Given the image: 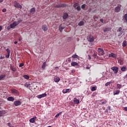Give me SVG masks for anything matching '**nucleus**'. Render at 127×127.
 <instances>
[{
    "label": "nucleus",
    "mask_w": 127,
    "mask_h": 127,
    "mask_svg": "<svg viewBox=\"0 0 127 127\" xmlns=\"http://www.w3.org/2000/svg\"><path fill=\"white\" fill-rule=\"evenodd\" d=\"M94 20H95V21H97V19H98V16H94L93 17Z\"/></svg>",
    "instance_id": "nucleus-46"
},
{
    "label": "nucleus",
    "mask_w": 127,
    "mask_h": 127,
    "mask_svg": "<svg viewBox=\"0 0 127 127\" xmlns=\"http://www.w3.org/2000/svg\"><path fill=\"white\" fill-rule=\"evenodd\" d=\"M21 104H22L21 101L19 100H16L14 102V105L16 107H17L18 106H20Z\"/></svg>",
    "instance_id": "nucleus-7"
},
{
    "label": "nucleus",
    "mask_w": 127,
    "mask_h": 127,
    "mask_svg": "<svg viewBox=\"0 0 127 127\" xmlns=\"http://www.w3.org/2000/svg\"><path fill=\"white\" fill-rule=\"evenodd\" d=\"M81 8H82V9L86 8V5L85 4H82L81 5Z\"/></svg>",
    "instance_id": "nucleus-45"
},
{
    "label": "nucleus",
    "mask_w": 127,
    "mask_h": 127,
    "mask_svg": "<svg viewBox=\"0 0 127 127\" xmlns=\"http://www.w3.org/2000/svg\"><path fill=\"white\" fill-rule=\"evenodd\" d=\"M109 57H113V58H117V55L112 53L109 55Z\"/></svg>",
    "instance_id": "nucleus-22"
},
{
    "label": "nucleus",
    "mask_w": 127,
    "mask_h": 127,
    "mask_svg": "<svg viewBox=\"0 0 127 127\" xmlns=\"http://www.w3.org/2000/svg\"><path fill=\"white\" fill-rule=\"evenodd\" d=\"M71 65L72 66V67H78L79 66V64L75 62H72L71 63Z\"/></svg>",
    "instance_id": "nucleus-9"
},
{
    "label": "nucleus",
    "mask_w": 127,
    "mask_h": 127,
    "mask_svg": "<svg viewBox=\"0 0 127 127\" xmlns=\"http://www.w3.org/2000/svg\"><path fill=\"white\" fill-rule=\"evenodd\" d=\"M42 28L43 30L45 32L47 31V30H48V28L47 27V25H43L42 26Z\"/></svg>",
    "instance_id": "nucleus-15"
},
{
    "label": "nucleus",
    "mask_w": 127,
    "mask_h": 127,
    "mask_svg": "<svg viewBox=\"0 0 127 127\" xmlns=\"http://www.w3.org/2000/svg\"><path fill=\"white\" fill-rule=\"evenodd\" d=\"M23 77L24 79H26L27 80H28V79H29V75H23Z\"/></svg>",
    "instance_id": "nucleus-36"
},
{
    "label": "nucleus",
    "mask_w": 127,
    "mask_h": 127,
    "mask_svg": "<svg viewBox=\"0 0 127 127\" xmlns=\"http://www.w3.org/2000/svg\"><path fill=\"white\" fill-rule=\"evenodd\" d=\"M86 69H87V70H89V69H91V66H86Z\"/></svg>",
    "instance_id": "nucleus-50"
},
{
    "label": "nucleus",
    "mask_w": 127,
    "mask_h": 127,
    "mask_svg": "<svg viewBox=\"0 0 127 127\" xmlns=\"http://www.w3.org/2000/svg\"><path fill=\"white\" fill-rule=\"evenodd\" d=\"M14 44H17V41H15V42H14Z\"/></svg>",
    "instance_id": "nucleus-58"
},
{
    "label": "nucleus",
    "mask_w": 127,
    "mask_h": 127,
    "mask_svg": "<svg viewBox=\"0 0 127 127\" xmlns=\"http://www.w3.org/2000/svg\"><path fill=\"white\" fill-rule=\"evenodd\" d=\"M115 12H120L121 11V7L120 6H118L115 8Z\"/></svg>",
    "instance_id": "nucleus-14"
},
{
    "label": "nucleus",
    "mask_w": 127,
    "mask_h": 127,
    "mask_svg": "<svg viewBox=\"0 0 127 127\" xmlns=\"http://www.w3.org/2000/svg\"><path fill=\"white\" fill-rule=\"evenodd\" d=\"M124 111H126V112H127V107H125L124 108Z\"/></svg>",
    "instance_id": "nucleus-54"
},
{
    "label": "nucleus",
    "mask_w": 127,
    "mask_h": 127,
    "mask_svg": "<svg viewBox=\"0 0 127 127\" xmlns=\"http://www.w3.org/2000/svg\"><path fill=\"white\" fill-rule=\"evenodd\" d=\"M88 57L89 60H91V59H92V58L91 57V56L90 55H88Z\"/></svg>",
    "instance_id": "nucleus-49"
},
{
    "label": "nucleus",
    "mask_w": 127,
    "mask_h": 127,
    "mask_svg": "<svg viewBox=\"0 0 127 127\" xmlns=\"http://www.w3.org/2000/svg\"><path fill=\"white\" fill-rule=\"evenodd\" d=\"M97 90V87L93 86L91 88V92H94V91H96Z\"/></svg>",
    "instance_id": "nucleus-32"
},
{
    "label": "nucleus",
    "mask_w": 127,
    "mask_h": 127,
    "mask_svg": "<svg viewBox=\"0 0 127 127\" xmlns=\"http://www.w3.org/2000/svg\"><path fill=\"white\" fill-rule=\"evenodd\" d=\"M2 30V27H1V26H0V31H1Z\"/></svg>",
    "instance_id": "nucleus-57"
},
{
    "label": "nucleus",
    "mask_w": 127,
    "mask_h": 127,
    "mask_svg": "<svg viewBox=\"0 0 127 127\" xmlns=\"http://www.w3.org/2000/svg\"><path fill=\"white\" fill-rule=\"evenodd\" d=\"M7 126L8 127H14L12 125H11V124H10V123H7Z\"/></svg>",
    "instance_id": "nucleus-48"
},
{
    "label": "nucleus",
    "mask_w": 127,
    "mask_h": 127,
    "mask_svg": "<svg viewBox=\"0 0 127 127\" xmlns=\"http://www.w3.org/2000/svg\"><path fill=\"white\" fill-rule=\"evenodd\" d=\"M4 77H5V75H0V80H2V79H3V78H4Z\"/></svg>",
    "instance_id": "nucleus-39"
},
{
    "label": "nucleus",
    "mask_w": 127,
    "mask_h": 127,
    "mask_svg": "<svg viewBox=\"0 0 127 127\" xmlns=\"http://www.w3.org/2000/svg\"><path fill=\"white\" fill-rule=\"evenodd\" d=\"M11 92L12 93V94L16 95V96H18V95H19V92H18V91L14 89H11Z\"/></svg>",
    "instance_id": "nucleus-6"
},
{
    "label": "nucleus",
    "mask_w": 127,
    "mask_h": 127,
    "mask_svg": "<svg viewBox=\"0 0 127 127\" xmlns=\"http://www.w3.org/2000/svg\"><path fill=\"white\" fill-rule=\"evenodd\" d=\"M64 27H63L62 25H61L59 26V29L61 32H62V30H63V29H64Z\"/></svg>",
    "instance_id": "nucleus-28"
},
{
    "label": "nucleus",
    "mask_w": 127,
    "mask_h": 127,
    "mask_svg": "<svg viewBox=\"0 0 127 127\" xmlns=\"http://www.w3.org/2000/svg\"><path fill=\"white\" fill-rule=\"evenodd\" d=\"M6 51L7 53V55L5 56L6 58H9V56L10 55V50L9 49H6Z\"/></svg>",
    "instance_id": "nucleus-11"
},
{
    "label": "nucleus",
    "mask_w": 127,
    "mask_h": 127,
    "mask_svg": "<svg viewBox=\"0 0 127 127\" xmlns=\"http://www.w3.org/2000/svg\"><path fill=\"white\" fill-rule=\"evenodd\" d=\"M23 66H24V64L23 63H21L19 65V67L20 68L21 67H23Z\"/></svg>",
    "instance_id": "nucleus-47"
},
{
    "label": "nucleus",
    "mask_w": 127,
    "mask_h": 127,
    "mask_svg": "<svg viewBox=\"0 0 127 127\" xmlns=\"http://www.w3.org/2000/svg\"><path fill=\"white\" fill-rule=\"evenodd\" d=\"M10 68L12 70V71H13V72H15V71H16V68L15 67L11 66Z\"/></svg>",
    "instance_id": "nucleus-37"
},
{
    "label": "nucleus",
    "mask_w": 127,
    "mask_h": 127,
    "mask_svg": "<svg viewBox=\"0 0 127 127\" xmlns=\"http://www.w3.org/2000/svg\"><path fill=\"white\" fill-rule=\"evenodd\" d=\"M30 12L32 13V14H34V12H35V7H33L30 9Z\"/></svg>",
    "instance_id": "nucleus-25"
},
{
    "label": "nucleus",
    "mask_w": 127,
    "mask_h": 127,
    "mask_svg": "<svg viewBox=\"0 0 127 127\" xmlns=\"http://www.w3.org/2000/svg\"><path fill=\"white\" fill-rule=\"evenodd\" d=\"M126 77H127V74H126Z\"/></svg>",
    "instance_id": "nucleus-61"
},
{
    "label": "nucleus",
    "mask_w": 127,
    "mask_h": 127,
    "mask_svg": "<svg viewBox=\"0 0 127 127\" xmlns=\"http://www.w3.org/2000/svg\"><path fill=\"white\" fill-rule=\"evenodd\" d=\"M92 53V57H93V58H95V59H98V55L97 52L95 50H93L91 51Z\"/></svg>",
    "instance_id": "nucleus-2"
},
{
    "label": "nucleus",
    "mask_w": 127,
    "mask_h": 127,
    "mask_svg": "<svg viewBox=\"0 0 127 127\" xmlns=\"http://www.w3.org/2000/svg\"><path fill=\"white\" fill-rule=\"evenodd\" d=\"M99 105H106L107 104V101L104 100L103 101V100H101L99 103Z\"/></svg>",
    "instance_id": "nucleus-19"
},
{
    "label": "nucleus",
    "mask_w": 127,
    "mask_h": 127,
    "mask_svg": "<svg viewBox=\"0 0 127 127\" xmlns=\"http://www.w3.org/2000/svg\"><path fill=\"white\" fill-rule=\"evenodd\" d=\"M95 38H94V37H93L92 36H89V39H88V41H89L90 42H93Z\"/></svg>",
    "instance_id": "nucleus-16"
},
{
    "label": "nucleus",
    "mask_w": 127,
    "mask_h": 127,
    "mask_svg": "<svg viewBox=\"0 0 127 127\" xmlns=\"http://www.w3.org/2000/svg\"><path fill=\"white\" fill-rule=\"evenodd\" d=\"M122 30H123V28H122V27H120L119 29L117 30V32H120L119 35L118 36H121V35H122V34H123V31H122Z\"/></svg>",
    "instance_id": "nucleus-13"
},
{
    "label": "nucleus",
    "mask_w": 127,
    "mask_h": 127,
    "mask_svg": "<svg viewBox=\"0 0 127 127\" xmlns=\"http://www.w3.org/2000/svg\"><path fill=\"white\" fill-rule=\"evenodd\" d=\"M75 8L78 10V11H80V10H81V7L80 6H77Z\"/></svg>",
    "instance_id": "nucleus-41"
},
{
    "label": "nucleus",
    "mask_w": 127,
    "mask_h": 127,
    "mask_svg": "<svg viewBox=\"0 0 127 127\" xmlns=\"http://www.w3.org/2000/svg\"><path fill=\"white\" fill-rule=\"evenodd\" d=\"M100 21H101V22H102V23H104V19H100Z\"/></svg>",
    "instance_id": "nucleus-52"
},
{
    "label": "nucleus",
    "mask_w": 127,
    "mask_h": 127,
    "mask_svg": "<svg viewBox=\"0 0 127 127\" xmlns=\"http://www.w3.org/2000/svg\"><path fill=\"white\" fill-rule=\"evenodd\" d=\"M22 40V38H21V37H20L18 39L19 41H21Z\"/></svg>",
    "instance_id": "nucleus-56"
},
{
    "label": "nucleus",
    "mask_w": 127,
    "mask_h": 127,
    "mask_svg": "<svg viewBox=\"0 0 127 127\" xmlns=\"http://www.w3.org/2000/svg\"><path fill=\"white\" fill-rule=\"evenodd\" d=\"M72 58H74V59H76V58H79V56L77 55H73L72 56Z\"/></svg>",
    "instance_id": "nucleus-34"
},
{
    "label": "nucleus",
    "mask_w": 127,
    "mask_h": 127,
    "mask_svg": "<svg viewBox=\"0 0 127 127\" xmlns=\"http://www.w3.org/2000/svg\"><path fill=\"white\" fill-rule=\"evenodd\" d=\"M56 69H59V68L58 67H56Z\"/></svg>",
    "instance_id": "nucleus-60"
},
{
    "label": "nucleus",
    "mask_w": 127,
    "mask_h": 127,
    "mask_svg": "<svg viewBox=\"0 0 127 127\" xmlns=\"http://www.w3.org/2000/svg\"><path fill=\"white\" fill-rule=\"evenodd\" d=\"M120 90H116L113 92V94H114V96L116 95H119L120 94Z\"/></svg>",
    "instance_id": "nucleus-29"
},
{
    "label": "nucleus",
    "mask_w": 127,
    "mask_h": 127,
    "mask_svg": "<svg viewBox=\"0 0 127 127\" xmlns=\"http://www.w3.org/2000/svg\"><path fill=\"white\" fill-rule=\"evenodd\" d=\"M66 6L67 4L64 3H60L55 5V7L56 8L66 7Z\"/></svg>",
    "instance_id": "nucleus-1"
},
{
    "label": "nucleus",
    "mask_w": 127,
    "mask_h": 127,
    "mask_svg": "<svg viewBox=\"0 0 127 127\" xmlns=\"http://www.w3.org/2000/svg\"><path fill=\"white\" fill-rule=\"evenodd\" d=\"M117 87L118 89H121V88H122V85L120 84H117Z\"/></svg>",
    "instance_id": "nucleus-44"
},
{
    "label": "nucleus",
    "mask_w": 127,
    "mask_h": 127,
    "mask_svg": "<svg viewBox=\"0 0 127 127\" xmlns=\"http://www.w3.org/2000/svg\"><path fill=\"white\" fill-rule=\"evenodd\" d=\"M111 69L113 71L114 74H117L119 72V67L117 66H113L111 67Z\"/></svg>",
    "instance_id": "nucleus-5"
},
{
    "label": "nucleus",
    "mask_w": 127,
    "mask_h": 127,
    "mask_svg": "<svg viewBox=\"0 0 127 127\" xmlns=\"http://www.w3.org/2000/svg\"><path fill=\"white\" fill-rule=\"evenodd\" d=\"M21 21H22V20H18L17 21L14 22L13 23L16 26V25H18L21 22Z\"/></svg>",
    "instance_id": "nucleus-21"
},
{
    "label": "nucleus",
    "mask_w": 127,
    "mask_h": 127,
    "mask_svg": "<svg viewBox=\"0 0 127 127\" xmlns=\"http://www.w3.org/2000/svg\"><path fill=\"white\" fill-rule=\"evenodd\" d=\"M110 30H111V28L108 27V28H106L105 29H104L103 30V31H104V32H107L108 31H110Z\"/></svg>",
    "instance_id": "nucleus-30"
},
{
    "label": "nucleus",
    "mask_w": 127,
    "mask_h": 127,
    "mask_svg": "<svg viewBox=\"0 0 127 127\" xmlns=\"http://www.w3.org/2000/svg\"><path fill=\"white\" fill-rule=\"evenodd\" d=\"M7 100L9 102H13V101H14V98L13 97H9L7 98Z\"/></svg>",
    "instance_id": "nucleus-20"
},
{
    "label": "nucleus",
    "mask_w": 127,
    "mask_h": 127,
    "mask_svg": "<svg viewBox=\"0 0 127 127\" xmlns=\"http://www.w3.org/2000/svg\"><path fill=\"white\" fill-rule=\"evenodd\" d=\"M69 15H68V14L65 12L64 13V14H63V18L64 19H66V18H67V17H68Z\"/></svg>",
    "instance_id": "nucleus-24"
},
{
    "label": "nucleus",
    "mask_w": 127,
    "mask_h": 127,
    "mask_svg": "<svg viewBox=\"0 0 127 127\" xmlns=\"http://www.w3.org/2000/svg\"><path fill=\"white\" fill-rule=\"evenodd\" d=\"M47 94L46 93H44L43 94H40L37 96V98L38 99H41L42 98H44V97H46Z\"/></svg>",
    "instance_id": "nucleus-10"
},
{
    "label": "nucleus",
    "mask_w": 127,
    "mask_h": 127,
    "mask_svg": "<svg viewBox=\"0 0 127 127\" xmlns=\"http://www.w3.org/2000/svg\"><path fill=\"white\" fill-rule=\"evenodd\" d=\"M4 57L1 56V57H0V60L4 59Z\"/></svg>",
    "instance_id": "nucleus-53"
},
{
    "label": "nucleus",
    "mask_w": 127,
    "mask_h": 127,
    "mask_svg": "<svg viewBox=\"0 0 127 127\" xmlns=\"http://www.w3.org/2000/svg\"><path fill=\"white\" fill-rule=\"evenodd\" d=\"M73 102L75 103V104H79V103H80V100L78 99H75L73 101Z\"/></svg>",
    "instance_id": "nucleus-35"
},
{
    "label": "nucleus",
    "mask_w": 127,
    "mask_h": 127,
    "mask_svg": "<svg viewBox=\"0 0 127 127\" xmlns=\"http://www.w3.org/2000/svg\"><path fill=\"white\" fill-rule=\"evenodd\" d=\"M15 26H16L15 25V24H14V23H13L7 27V29L9 30L11 28H14V27H15Z\"/></svg>",
    "instance_id": "nucleus-12"
},
{
    "label": "nucleus",
    "mask_w": 127,
    "mask_h": 127,
    "mask_svg": "<svg viewBox=\"0 0 127 127\" xmlns=\"http://www.w3.org/2000/svg\"><path fill=\"white\" fill-rule=\"evenodd\" d=\"M45 67H46V62L43 63L42 65V69H43V70H44V69H45Z\"/></svg>",
    "instance_id": "nucleus-27"
},
{
    "label": "nucleus",
    "mask_w": 127,
    "mask_h": 127,
    "mask_svg": "<svg viewBox=\"0 0 127 127\" xmlns=\"http://www.w3.org/2000/svg\"><path fill=\"white\" fill-rule=\"evenodd\" d=\"M5 11H6V9H3L2 10V12H5Z\"/></svg>",
    "instance_id": "nucleus-55"
},
{
    "label": "nucleus",
    "mask_w": 127,
    "mask_h": 127,
    "mask_svg": "<svg viewBox=\"0 0 127 127\" xmlns=\"http://www.w3.org/2000/svg\"><path fill=\"white\" fill-rule=\"evenodd\" d=\"M98 55H99V56H102V55L105 54V52H104V50H103V49H101L99 48H98Z\"/></svg>",
    "instance_id": "nucleus-4"
},
{
    "label": "nucleus",
    "mask_w": 127,
    "mask_h": 127,
    "mask_svg": "<svg viewBox=\"0 0 127 127\" xmlns=\"http://www.w3.org/2000/svg\"><path fill=\"white\" fill-rule=\"evenodd\" d=\"M123 47H126V46H127V42L126 41L123 42Z\"/></svg>",
    "instance_id": "nucleus-42"
},
{
    "label": "nucleus",
    "mask_w": 127,
    "mask_h": 127,
    "mask_svg": "<svg viewBox=\"0 0 127 127\" xmlns=\"http://www.w3.org/2000/svg\"><path fill=\"white\" fill-rule=\"evenodd\" d=\"M78 5H79V3H75L73 4V7H74V8H76L77 6H78Z\"/></svg>",
    "instance_id": "nucleus-43"
},
{
    "label": "nucleus",
    "mask_w": 127,
    "mask_h": 127,
    "mask_svg": "<svg viewBox=\"0 0 127 127\" xmlns=\"http://www.w3.org/2000/svg\"><path fill=\"white\" fill-rule=\"evenodd\" d=\"M111 84H112L111 81L108 82L105 84V86L106 87H108V86H109V85H111Z\"/></svg>",
    "instance_id": "nucleus-38"
},
{
    "label": "nucleus",
    "mask_w": 127,
    "mask_h": 127,
    "mask_svg": "<svg viewBox=\"0 0 127 127\" xmlns=\"http://www.w3.org/2000/svg\"><path fill=\"white\" fill-rule=\"evenodd\" d=\"M54 80L56 83H58L60 81V78H59V77L55 76Z\"/></svg>",
    "instance_id": "nucleus-18"
},
{
    "label": "nucleus",
    "mask_w": 127,
    "mask_h": 127,
    "mask_svg": "<svg viewBox=\"0 0 127 127\" xmlns=\"http://www.w3.org/2000/svg\"><path fill=\"white\" fill-rule=\"evenodd\" d=\"M62 114V112H60L59 113H58L56 116L55 118H58L59 117H60V115Z\"/></svg>",
    "instance_id": "nucleus-40"
},
{
    "label": "nucleus",
    "mask_w": 127,
    "mask_h": 127,
    "mask_svg": "<svg viewBox=\"0 0 127 127\" xmlns=\"http://www.w3.org/2000/svg\"><path fill=\"white\" fill-rule=\"evenodd\" d=\"M14 6H15V7H17V8H20V9L22 8V6L19 4V3L16 1H14Z\"/></svg>",
    "instance_id": "nucleus-3"
},
{
    "label": "nucleus",
    "mask_w": 127,
    "mask_h": 127,
    "mask_svg": "<svg viewBox=\"0 0 127 127\" xmlns=\"http://www.w3.org/2000/svg\"><path fill=\"white\" fill-rule=\"evenodd\" d=\"M3 1V0H0V2H2Z\"/></svg>",
    "instance_id": "nucleus-59"
},
{
    "label": "nucleus",
    "mask_w": 127,
    "mask_h": 127,
    "mask_svg": "<svg viewBox=\"0 0 127 127\" xmlns=\"http://www.w3.org/2000/svg\"><path fill=\"white\" fill-rule=\"evenodd\" d=\"M121 70L122 72H126V71H127V66H123L121 67Z\"/></svg>",
    "instance_id": "nucleus-23"
},
{
    "label": "nucleus",
    "mask_w": 127,
    "mask_h": 127,
    "mask_svg": "<svg viewBox=\"0 0 127 127\" xmlns=\"http://www.w3.org/2000/svg\"><path fill=\"white\" fill-rule=\"evenodd\" d=\"M84 24H85V22H84V21H80L78 23V25H79V26H82L84 25Z\"/></svg>",
    "instance_id": "nucleus-26"
},
{
    "label": "nucleus",
    "mask_w": 127,
    "mask_h": 127,
    "mask_svg": "<svg viewBox=\"0 0 127 127\" xmlns=\"http://www.w3.org/2000/svg\"><path fill=\"white\" fill-rule=\"evenodd\" d=\"M5 114H6V111L5 110L0 111V117H2V116L5 115Z\"/></svg>",
    "instance_id": "nucleus-17"
},
{
    "label": "nucleus",
    "mask_w": 127,
    "mask_h": 127,
    "mask_svg": "<svg viewBox=\"0 0 127 127\" xmlns=\"http://www.w3.org/2000/svg\"><path fill=\"white\" fill-rule=\"evenodd\" d=\"M124 19L125 20V21L127 22V13L125 14L124 16Z\"/></svg>",
    "instance_id": "nucleus-33"
},
{
    "label": "nucleus",
    "mask_w": 127,
    "mask_h": 127,
    "mask_svg": "<svg viewBox=\"0 0 127 127\" xmlns=\"http://www.w3.org/2000/svg\"><path fill=\"white\" fill-rule=\"evenodd\" d=\"M36 119H37L36 116H35V117H33L32 118L30 119L29 120L30 123H31V124H34V123H35V120H36Z\"/></svg>",
    "instance_id": "nucleus-8"
},
{
    "label": "nucleus",
    "mask_w": 127,
    "mask_h": 127,
    "mask_svg": "<svg viewBox=\"0 0 127 127\" xmlns=\"http://www.w3.org/2000/svg\"><path fill=\"white\" fill-rule=\"evenodd\" d=\"M75 70L72 69V70H71L70 73H75Z\"/></svg>",
    "instance_id": "nucleus-51"
},
{
    "label": "nucleus",
    "mask_w": 127,
    "mask_h": 127,
    "mask_svg": "<svg viewBox=\"0 0 127 127\" xmlns=\"http://www.w3.org/2000/svg\"><path fill=\"white\" fill-rule=\"evenodd\" d=\"M68 92H69V89H64L63 90V93L64 94H66V93H68Z\"/></svg>",
    "instance_id": "nucleus-31"
}]
</instances>
